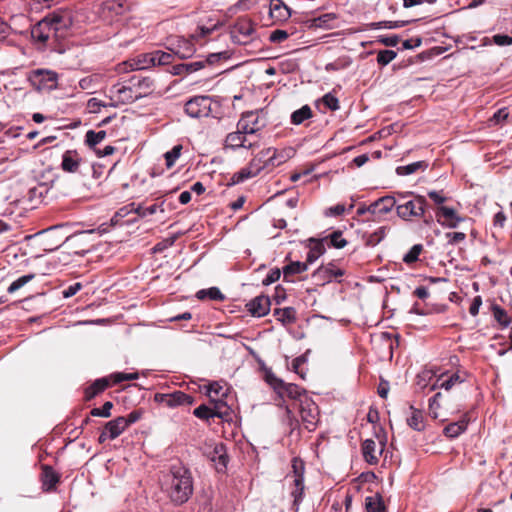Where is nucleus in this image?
Here are the masks:
<instances>
[{
    "instance_id": "f257e3e1",
    "label": "nucleus",
    "mask_w": 512,
    "mask_h": 512,
    "mask_svg": "<svg viewBox=\"0 0 512 512\" xmlns=\"http://www.w3.org/2000/svg\"><path fill=\"white\" fill-rule=\"evenodd\" d=\"M163 489L174 504L186 503L193 494V479L189 469L182 464L172 465Z\"/></svg>"
},
{
    "instance_id": "f03ea898",
    "label": "nucleus",
    "mask_w": 512,
    "mask_h": 512,
    "mask_svg": "<svg viewBox=\"0 0 512 512\" xmlns=\"http://www.w3.org/2000/svg\"><path fill=\"white\" fill-rule=\"evenodd\" d=\"M402 204H396V212L399 218L404 221H412L415 218H421L427 208V200L422 195H417L414 192H399L397 193Z\"/></svg>"
},
{
    "instance_id": "7ed1b4c3",
    "label": "nucleus",
    "mask_w": 512,
    "mask_h": 512,
    "mask_svg": "<svg viewBox=\"0 0 512 512\" xmlns=\"http://www.w3.org/2000/svg\"><path fill=\"white\" fill-rule=\"evenodd\" d=\"M68 23H70V17L67 14L54 13L38 22L32 29V36L44 43L52 33L55 34L61 28L67 27Z\"/></svg>"
},
{
    "instance_id": "20e7f679",
    "label": "nucleus",
    "mask_w": 512,
    "mask_h": 512,
    "mask_svg": "<svg viewBox=\"0 0 512 512\" xmlns=\"http://www.w3.org/2000/svg\"><path fill=\"white\" fill-rule=\"evenodd\" d=\"M184 108L187 115L192 118L219 117V101L213 98H189Z\"/></svg>"
},
{
    "instance_id": "39448f33",
    "label": "nucleus",
    "mask_w": 512,
    "mask_h": 512,
    "mask_svg": "<svg viewBox=\"0 0 512 512\" xmlns=\"http://www.w3.org/2000/svg\"><path fill=\"white\" fill-rule=\"evenodd\" d=\"M29 81L38 93H50L58 85V75L51 70L37 69L30 73Z\"/></svg>"
},
{
    "instance_id": "423d86ee",
    "label": "nucleus",
    "mask_w": 512,
    "mask_h": 512,
    "mask_svg": "<svg viewBox=\"0 0 512 512\" xmlns=\"http://www.w3.org/2000/svg\"><path fill=\"white\" fill-rule=\"evenodd\" d=\"M300 415L305 428L308 431H314L319 422V410L314 401L304 396L300 400Z\"/></svg>"
},
{
    "instance_id": "0eeeda50",
    "label": "nucleus",
    "mask_w": 512,
    "mask_h": 512,
    "mask_svg": "<svg viewBox=\"0 0 512 512\" xmlns=\"http://www.w3.org/2000/svg\"><path fill=\"white\" fill-rule=\"evenodd\" d=\"M156 65V56L152 53L137 55L118 65V72L126 73L135 70H145Z\"/></svg>"
},
{
    "instance_id": "6e6552de",
    "label": "nucleus",
    "mask_w": 512,
    "mask_h": 512,
    "mask_svg": "<svg viewBox=\"0 0 512 512\" xmlns=\"http://www.w3.org/2000/svg\"><path fill=\"white\" fill-rule=\"evenodd\" d=\"M246 125L243 122L237 123V130L229 133L225 139V147L236 150L238 148L250 149L254 146L255 142L251 141L247 136Z\"/></svg>"
},
{
    "instance_id": "1a4fd4ad",
    "label": "nucleus",
    "mask_w": 512,
    "mask_h": 512,
    "mask_svg": "<svg viewBox=\"0 0 512 512\" xmlns=\"http://www.w3.org/2000/svg\"><path fill=\"white\" fill-rule=\"evenodd\" d=\"M254 23L249 18H239L232 27L231 36L234 42L246 44L254 34Z\"/></svg>"
},
{
    "instance_id": "9d476101",
    "label": "nucleus",
    "mask_w": 512,
    "mask_h": 512,
    "mask_svg": "<svg viewBox=\"0 0 512 512\" xmlns=\"http://www.w3.org/2000/svg\"><path fill=\"white\" fill-rule=\"evenodd\" d=\"M155 401L166 407L172 408L179 405H192L194 398L182 391H174L173 393L155 394Z\"/></svg>"
},
{
    "instance_id": "9b49d317",
    "label": "nucleus",
    "mask_w": 512,
    "mask_h": 512,
    "mask_svg": "<svg viewBox=\"0 0 512 512\" xmlns=\"http://www.w3.org/2000/svg\"><path fill=\"white\" fill-rule=\"evenodd\" d=\"M345 274L343 269L336 267V265L332 262L327 265H322L318 269H316L312 277L318 282V284L324 285L325 283H329L332 280H338V278L342 277Z\"/></svg>"
},
{
    "instance_id": "f8f14e48",
    "label": "nucleus",
    "mask_w": 512,
    "mask_h": 512,
    "mask_svg": "<svg viewBox=\"0 0 512 512\" xmlns=\"http://www.w3.org/2000/svg\"><path fill=\"white\" fill-rule=\"evenodd\" d=\"M168 49L180 59H187L193 56L196 49L192 41L183 37H174L169 40Z\"/></svg>"
},
{
    "instance_id": "ddd939ff",
    "label": "nucleus",
    "mask_w": 512,
    "mask_h": 512,
    "mask_svg": "<svg viewBox=\"0 0 512 512\" xmlns=\"http://www.w3.org/2000/svg\"><path fill=\"white\" fill-rule=\"evenodd\" d=\"M84 159L77 150H66L62 155L61 169L66 173H80Z\"/></svg>"
},
{
    "instance_id": "4468645a",
    "label": "nucleus",
    "mask_w": 512,
    "mask_h": 512,
    "mask_svg": "<svg viewBox=\"0 0 512 512\" xmlns=\"http://www.w3.org/2000/svg\"><path fill=\"white\" fill-rule=\"evenodd\" d=\"M264 169L265 165H259L258 159H252L246 167L233 174L231 181L233 184L242 183L247 179L257 176Z\"/></svg>"
},
{
    "instance_id": "2eb2a0df",
    "label": "nucleus",
    "mask_w": 512,
    "mask_h": 512,
    "mask_svg": "<svg viewBox=\"0 0 512 512\" xmlns=\"http://www.w3.org/2000/svg\"><path fill=\"white\" fill-rule=\"evenodd\" d=\"M370 208L372 209V216L374 218L380 219L387 213L391 212L394 208H396V199L391 195L383 196L372 202L370 204Z\"/></svg>"
},
{
    "instance_id": "dca6fc26",
    "label": "nucleus",
    "mask_w": 512,
    "mask_h": 512,
    "mask_svg": "<svg viewBox=\"0 0 512 512\" xmlns=\"http://www.w3.org/2000/svg\"><path fill=\"white\" fill-rule=\"evenodd\" d=\"M271 301L268 296L260 295L247 303V309L254 317H263L270 311Z\"/></svg>"
},
{
    "instance_id": "f3484780",
    "label": "nucleus",
    "mask_w": 512,
    "mask_h": 512,
    "mask_svg": "<svg viewBox=\"0 0 512 512\" xmlns=\"http://www.w3.org/2000/svg\"><path fill=\"white\" fill-rule=\"evenodd\" d=\"M381 447L378 449L376 443L372 439H366L362 444V453L365 461L371 465L377 464L381 455L385 442L380 440Z\"/></svg>"
},
{
    "instance_id": "a211bd4d",
    "label": "nucleus",
    "mask_w": 512,
    "mask_h": 512,
    "mask_svg": "<svg viewBox=\"0 0 512 512\" xmlns=\"http://www.w3.org/2000/svg\"><path fill=\"white\" fill-rule=\"evenodd\" d=\"M438 221L440 222V217H443L445 221L442 225L447 226L448 228H456L463 218L456 214V211L447 206H440L437 212Z\"/></svg>"
},
{
    "instance_id": "6ab92c4d",
    "label": "nucleus",
    "mask_w": 512,
    "mask_h": 512,
    "mask_svg": "<svg viewBox=\"0 0 512 512\" xmlns=\"http://www.w3.org/2000/svg\"><path fill=\"white\" fill-rule=\"evenodd\" d=\"M308 269V263L300 261H291L282 268L283 280L285 282H294V276L301 274Z\"/></svg>"
},
{
    "instance_id": "aec40b11",
    "label": "nucleus",
    "mask_w": 512,
    "mask_h": 512,
    "mask_svg": "<svg viewBox=\"0 0 512 512\" xmlns=\"http://www.w3.org/2000/svg\"><path fill=\"white\" fill-rule=\"evenodd\" d=\"M209 458L215 463V467L218 472H223L226 469L228 457L223 444L215 445L213 451L209 455Z\"/></svg>"
},
{
    "instance_id": "412c9836",
    "label": "nucleus",
    "mask_w": 512,
    "mask_h": 512,
    "mask_svg": "<svg viewBox=\"0 0 512 512\" xmlns=\"http://www.w3.org/2000/svg\"><path fill=\"white\" fill-rule=\"evenodd\" d=\"M269 13L276 21H285L291 16L290 9L281 0H271Z\"/></svg>"
},
{
    "instance_id": "4be33fe9",
    "label": "nucleus",
    "mask_w": 512,
    "mask_h": 512,
    "mask_svg": "<svg viewBox=\"0 0 512 512\" xmlns=\"http://www.w3.org/2000/svg\"><path fill=\"white\" fill-rule=\"evenodd\" d=\"M59 475L51 466L44 465L42 467V485L45 491H52L59 482Z\"/></svg>"
},
{
    "instance_id": "5701e85b",
    "label": "nucleus",
    "mask_w": 512,
    "mask_h": 512,
    "mask_svg": "<svg viewBox=\"0 0 512 512\" xmlns=\"http://www.w3.org/2000/svg\"><path fill=\"white\" fill-rule=\"evenodd\" d=\"M104 429L109 434V440L116 439L127 429L126 422L124 421V416H120L111 421H108L105 424Z\"/></svg>"
},
{
    "instance_id": "b1692460",
    "label": "nucleus",
    "mask_w": 512,
    "mask_h": 512,
    "mask_svg": "<svg viewBox=\"0 0 512 512\" xmlns=\"http://www.w3.org/2000/svg\"><path fill=\"white\" fill-rule=\"evenodd\" d=\"M294 489L291 492L293 497L292 510L293 512H299L300 504L304 498V478L302 475H298L294 479Z\"/></svg>"
},
{
    "instance_id": "393cba45",
    "label": "nucleus",
    "mask_w": 512,
    "mask_h": 512,
    "mask_svg": "<svg viewBox=\"0 0 512 512\" xmlns=\"http://www.w3.org/2000/svg\"><path fill=\"white\" fill-rule=\"evenodd\" d=\"M254 159H258L259 165H265V168L279 166L283 163V160L275 161L277 159V151L272 148L262 150Z\"/></svg>"
},
{
    "instance_id": "a878e982",
    "label": "nucleus",
    "mask_w": 512,
    "mask_h": 512,
    "mask_svg": "<svg viewBox=\"0 0 512 512\" xmlns=\"http://www.w3.org/2000/svg\"><path fill=\"white\" fill-rule=\"evenodd\" d=\"M110 386L109 380L107 378H99L96 379L90 386H88L84 393L85 399L91 400L104 390H106Z\"/></svg>"
},
{
    "instance_id": "bb28decb",
    "label": "nucleus",
    "mask_w": 512,
    "mask_h": 512,
    "mask_svg": "<svg viewBox=\"0 0 512 512\" xmlns=\"http://www.w3.org/2000/svg\"><path fill=\"white\" fill-rule=\"evenodd\" d=\"M266 381L273 388L279 398L284 399L287 397L289 383L284 382L282 379L271 373L266 375Z\"/></svg>"
},
{
    "instance_id": "cd10ccee",
    "label": "nucleus",
    "mask_w": 512,
    "mask_h": 512,
    "mask_svg": "<svg viewBox=\"0 0 512 512\" xmlns=\"http://www.w3.org/2000/svg\"><path fill=\"white\" fill-rule=\"evenodd\" d=\"M325 252V247L322 240L310 239L309 251L306 256L305 263H308V266L314 263L323 253Z\"/></svg>"
},
{
    "instance_id": "c85d7f7f",
    "label": "nucleus",
    "mask_w": 512,
    "mask_h": 512,
    "mask_svg": "<svg viewBox=\"0 0 512 512\" xmlns=\"http://www.w3.org/2000/svg\"><path fill=\"white\" fill-rule=\"evenodd\" d=\"M238 122H243V125H246L248 137L255 135L260 129L258 116L252 111L244 113Z\"/></svg>"
},
{
    "instance_id": "c756f323",
    "label": "nucleus",
    "mask_w": 512,
    "mask_h": 512,
    "mask_svg": "<svg viewBox=\"0 0 512 512\" xmlns=\"http://www.w3.org/2000/svg\"><path fill=\"white\" fill-rule=\"evenodd\" d=\"M314 113L309 105H303L301 108L292 112L290 122L293 125H301L306 120L311 119Z\"/></svg>"
},
{
    "instance_id": "7c9ffc66",
    "label": "nucleus",
    "mask_w": 512,
    "mask_h": 512,
    "mask_svg": "<svg viewBox=\"0 0 512 512\" xmlns=\"http://www.w3.org/2000/svg\"><path fill=\"white\" fill-rule=\"evenodd\" d=\"M213 418L217 417L222 419L223 421L229 422L232 420V410L231 408L222 400H214V406L212 408Z\"/></svg>"
},
{
    "instance_id": "2f4dec72",
    "label": "nucleus",
    "mask_w": 512,
    "mask_h": 512,
    "mask_svg": "<svg viewBox=\"0 0 512 512\" xmlns=\"http://www.w3.org/2000/svg\"><path fill=\"white\" fill-rule=\"evenodd\" d=\"M365 510L366 512H387L383 498L380 494L367 496L365 498Z\"/></svg>"
},
{
    "instance_id": "473e14b6",
    "label": "nucleus",
    "mask_w": 512,
    "mask_h": 512,
    "mask_svg": "<svg viewBox=\"0 0 512 512\" xmlns=\"http://www.w3.org/2000/svg\"><path fill=\"white\" fill-rule=\"evenodd\" d=\"M338 19L336 13H325L312 19V26L323 29L335 28L334 22Z\"/></svg>"
},
{
    "instance_id": "72a5a7b5",
    "label": "nucleus",
    "mask_w": 512,
    "mask_h": 512,
    "mask_svg": "<svg viewBox=\"0 0 512 512\" xmlns=\"http://www.w3.org/2000/svg\"><path fill=\"white\" fill-rule=\"evenodd\" d=\"M142 85H145L146 87H149V85H150L149 80H147L145 78L141 79L140 77L133 76L130 79V85L129 86H122L121 88H119L117 90V93H124L127 90H129L131 93L135 94L134 96H138V97L148 96V92L133 91L132 90L133 87H136V86L141 87Z\"/></svg>"
},
{
    "instance_id": "f704fd0d",
    "label": "nucleus",
    "mask_w": 512,
    "mask_h": 512,
    "mask_svg": "<svg viewBox=\"0 0 512 512\" xmlns=\"http://www.w3.org/2000/svg\"><path fill=\"white\" fill-rule=\"evenodd\" d=\"M467 425L468 421L462 419L458 422H453L447 425L444 428L443 433L448 438H456L467 429Z\"/></svg>"
},
{
    "instance_id": "c9c22d12",
    "label": "nucleus",
    "mask_w": 512,
    "mask_h": 512,
    "mask_svg": "<svg viewBox=\"0 0 512 512\" xmlns=\"http://www.w3.org/2000/svg\"><path fill=\"white\" fill-rule=\"evenodd\" d=\"M274 315L282 324H291L296 321V310L293 307L277 308Z\"/></svg>"
},
{
    "instance_id": "e433bc0d",
    "label": "nucleus",
    "mask_w": 512,
    "mask_h": 512,
    "mask_svg": "<svg viewBox=\"0 0 512 512\" xmlns=\"http://www.w3.org/2000/svg\"><path fill=\"white\" fill-rule=\"evenodd\" d=\"M199 300L210 299L214 301H223L225 295L217 287H210L208 289H201L196 293Z\"/></svg>"
},
{
    "instance_id": "4c0bfd02",
    "label": "nucleus",
    "mask_w": 512,
    "mask_h": 512,
    "mask_svg": "<svg viewBox=\"0 0 512 512\" xmlns=\"http://www.w3.org/2000/svg\"><path fill=\"white\" fill-rule=\"evenodd\" d=\"M428 164L425 161H417L404 166H398L396 173L400 176L411 175L418 170H425Z\"/></svg>"
},
{
    "instance_id": "58836bf2",
    "label": "nucleus",
    "mask_w": 512,
    "mask_h": 512,
    "mask_svg": "<svg viewBox=\"0 0 512 512\" xmlns=\"http://www.w3.org/2000/svg\"><path fill=\"white\" fill-rule=\"evenodd\" d=\"M410 410L412 411V414L407 419L408 425L415 431L423 430L424 424L422 411L415 409L413 406H410Z\"/></svg>"
},
{
    "instance_id": "ea45409f",
    "label": "nucleus",
    "mask_w": 512,
    "mask_h": 512,
    "mask_svg": "<svg viewBox=\"0 0 512 512\" xmlns=\"http://www.w3.org/2000/svg\"><path fill=\"white\" fill-rule=\"evenodd\" d=\"M163 204H164V201L158 205V204H153L149 207H143L142 205L138 204L136 205L134 203V213L137 214L139 217H146V216H149V215H153L155 214L158 210L160 212H164V208H163Z\"/></svg>"
},
{
    "instance_id": "a19ab883",
    "label": "nucleus",
    "mask_w": 512,
    "mask_h": 512,
    "mask_svg": "<svg viewBox=\"0 0 512 512\" xmlns=\"http://www.w3.org/2000/svg\"><path fill=\"white\" fill-rule=\"evenodd\" d=\"M387 229L388 228L386 226H382L375 230L373 233L367 235L365 237V244L371 247L379 244L386 237Z\"/></svg>"
},
{
    "instance_id": "79ce46f5",
    "label": "nucleus",
    "mask_w": 512,
    "mask_h": 512,
    "mask_svg": "<svg viewBox=\"0 0 512 512\" xmlns=\"http://www.w3.org/2000/svg\"><path fill=\"white\" fill-rule=\"evenodd\" d=\"M492 312L495 320L503 327H508L511 323V318L505 309L497 304L492 305Z\"/></svg>"
},
{
    "instance_id": "37998d69",
    "label": "nucleus",
    "mask_w": 512,
    "mask_h": 512,
    "mask_svg": "<svg viewBox=\"0 0 512 512\" xmlns=\"http://www.w3.org/2000/svg\"><path fill=\"white\" fill-rule=\"evenodd\" d=\"M106 137V132L104 130L95 132L93 130H89L85 135V143L90 148H95L97 144L102 142Z\"/></svg>"
},
{
    "instance_id": "c03bdc74",
    "label": "nucleus",
    "mask_w": 512,
    "mask_h": 512,
    "mask_svg": "<svg viewBox=\"0 0 512 512\" xmlns=\"http://www.w3.org/2000/svg\"><path fill=\"white\" fill-rule=\"evenodd\" d=\"M351 64L352 59L349 56H342L328 63L325 68L327 71H339L347 69Z\"/></svg>"
},
{
    "instance_id": "a18cd8bd",
    "label": "nucleus",
    "mask_w": 512,
    "mask_h": 512,
    "mask_svg": "<svg viewBox=\"0 0 512 512\" xmlns=\"http://www.w3.org/2000/svg\"><path fill=\"white\" fill-rule=\"evenodd\" d=\"M131 212H134V203L121 207L111 218V225H122V219L128 216Z\"/></svg>"
},
{
    "instance_id": "49530a36",
    "label": "nucleus",
    "mask_w": 512,
    "mask_h": 512,
    "mask_svg": "<svg viewBox=\"0 0 512 512\" xmlns=\"http://www.w3.org/2000/svg\"><path fill=\"white\" fill-rule=\"evenodd\" d=\"M228 388L219 382H212L207 386V394L211 399L214 397H225L227 395Z\"/></svg>"
},
{
    "instance_id": "de8ad7c7",
    "label": "nucleus",
    "mask_w": 512,
    "mask_h": 512,
    "mask_svg": "<svg viewBox=\"0 0 512 512\" xmlns=\"http://www.w3.org/2000/svg\"><path fill=\"white\" fill-rule=\"evenodd\" d=\"M316 106L319 110L327 108L331 111H336L340 108L339 98H319L316 101Z\"/></svg>"
},
{
    "instance_id": "09e8293b",
    "label": "nucleus",
    "mask_w": 512,
    "mask_h": 512,
    "mask_svg": "<svg viewBox=\"0 0 512 512\" xmlns=\"http://www.w3.org/2000/svg\"><path fill=\"white\" fill-rule=\"evenodd\" d=\"M182 151V145L178 144L175 145L170 151H167L164 154L165 160H166V166L168 168H171L176 160L180 157Z\"/></svg>"
},
{
    "instance_id": "8fccbe9b",
    "label": "nucleus",
    "mask_w": 512,
    "mask_h": 512,
    "mask_svg": "<svg viewBox=\"0 0 512 512\" xmlns=\"http://www.w3.org/2000/svg\"><path fill=\"white\" fill-rule=\"evenodd\" d=\"M423 250V246L421 244H415L412 248L404 255L403 261L406 264H412L416 262L419 258L420 253Z\"/></svg>"
},
{
    "instance_id": "3c124183",
    "label": "nucleus",
    "mask_w": 512,
    "mask_h": 512,
    "mask_svg": "<svg viewBox=\"0 0 512 512\" xmlns=\"http://www.w3.org/2000/svg\"><path fill=\"white\" fill-rule=\"evenodd\" d=\"M397 56V53L393 50H381L377 55V62L381 66L388 65Z\"/></svg>"
},
{
    "instance_id": "603ef678",
    "label": "nucleus",
    "mask_w": 512,
    "mask_h": 512,
    "mask_svg": "<svg viewBox=\"0 0 512 512\" xmlns=\"http://www.w3.org/2000/svg\"><path fill=\"white\" fill-rule=\"evenodd\" d=\"M34 278V274H27L19 277L17 280L13 281L10 286L8 287L7 291L9 293H14L21 287H23L25 284H27L29 281H31Z\"/></svg>"
},
{
    "instance_id": "864d4df0",
    "label": "nucleus",
    "mask_w": 512,
    "mask_h": 512,
    "mask_svg": "<svg viewBox=\"0 0 512 512\" xmlns=\"http://www.w3.org/2000/svg\"><path fill=\"white\" fill-rule=\"evenodd\" d=\"M193 414L201 420L209 421L210 418H213L212 408L205 404L195 408Z\"/></svg>"
},
{
    "instance_id": "5fc2aeb1",
    "label": "nucleus",
    "mask_w": 512,
    "mask_h": 512,
    "mask_svg": "<svg viewBox=\"0 0 512 512\" xmlns=\"http://www.w3.org/2000/svg\"><path fill=\"white\" fill-rule=\"evenodd\" d=\"M113 408V403L107 401L103 404L101 408H93L90 411V414L94 417H104L107 418L111 415V409Z\"/></svg>"
},
{
    "instance_id": "6e6d98bb",
    "label": "nucleus",
    "mask_w": 512,
    "mask_h": 512,
    "mask_svg": "<svg viewBox=\"0 0 512 512\" xmlns=\"http://www.w3.org/2000/svg\"><path fill=\"white\" fill-rule=\"evenodd\" d=\"M114 103L99 101L97 98H90L87 102V109L90 113H98L101 107L115 106Z\"/></svg>"
},
{
    "instance_id": "4d7b16f0",
    "label": "nucleus",
    "mask_w": 512,
    "mask_h": 512,
    "mask_svg": "<svg viewBox=\"0 0 512 512\" xmlns=\"http://www.w3.org/2000/svg\"><path fill=\"white\" fill-rule=\"evenodd\" d=\"M331 245L337 249L344 248L347 245V241L343 238L341 231H334L329 236Z\"/></svg>"
},
{
    "instance_id": "13d9d810",
    "label": "nucleus",
    "mask_w": 512,
    "mask_h": 512,
    "mask_svg": "<svg viewBox=\"0 0 512 512\" xmlns=\"http://www.w3.org/2000/svg\"><path fill=\"white\" fill-rule=\"evenodd\" d=\"M114 384H119L123 381H130L138 379V373H123L118 372L111 375Z\"/></svg>"
},
{
    "instance_id": "bf43d9fd",
    "label": "nucleus",
    "mask_w": 512,
    "mask_h": 512,
    "mask_svg": "<svg viewBox=\"0 0 512 512\" xmlns=\"http://www.w3.org/2000/svg\"><path fill=\"white\" fill-rule=\"evenodd\" d=\"M509 116L507 108H500L493 116L489 119L491 125H497L506 120Z\"/></svg>"
},
{
    "instance_id": "052dcab7",
    "label": "nucleus",
    "mask_w": 512,
    "mask_h": 512,
    "mask_svg": "<svg viewBox=\"0 0 512 512\" xmlns=\"http://www.w3.org/2000/svg\"><path fill=\"white\" fill-rule=\"evenodd\" d=\"M303 394H304V390L301 389L298 385L289 383L288 391H287V398L300 401V400H303L302 399Z\"/></svg>"
},
{
    "instance_id": "680f3d73",
    "label": "nucleus",
    "mask_w": 512,
    "mask_h": 512,
    "mask_svg": "<svg viewBox=\"0 0 512 512\" xmlns=\"http://www.w3.org/2000/svg\"><path fill=\"white\" fill-rule=\"evenodd\" d=\"M281 273L282 270H280L279 268L271 269L266 275V277L262 280V284L264 286H269L272 283L278 281L281 276Z\"/></svg>"
},
{
    "instance_id": "e2e57ef3",
    "label": "nucleus",
    "mask_w": 512,
    "mask_h": 512,
    "mask_svg": "<svg viewBox=\"0 0 512 512\" xmlns=\"http://www.w3.org/2000/svg\"><path fill=\"white\" fill-rule=\"evenodd\" d=\"M153 54L156 56V65H168L173 60V56L171 53L155 51L153 52Z\"/></svg>"
},
{
    "instance_id": "0e129e2a",
    "label": "nucleus",
    "mask_w": 512,
    "mask_h": 512,
    "mask_svg": "<svg viewBox=\"0 0 512 512\" xmlns=\"http://www.w3.org/2000/svg\"><path fill=\"white\" fill-rule=\"evenodd\" d=\"M448 244L455 245L466 239V234L463 232H448L446 233Z\"/></svg>"
},
{
    "instance_id": "69168bd1",
    "label": "nucleus",
    "mask_w": 512,
    "mask_h": 512,
    "mask_svg": "<svg viewBox=\"0 0 512 512\" xmlns=\"http://www.w3.org/2000/svg\"><path fill=\"white\" fill-rule=\"evenodd\" d=\"M82 289V284L80 282H76L70 286H68L66 289L62 291V296L64 298H70L74 296L77 292H79Z\"/></svg>"
},
{
    "instance_id": "338daca9",
    "label": "nucleus",
    "mask_w": 512,
    "mask_h": 512,
    "mask_svg": "<svg viewBox=\"0 0 512 512\" xmlns=\"http://www.w3.org/2000/svg\"><path fill=\"white\" fill-rule=\"evenodd\" d=\"M288 38V33L285 30H275L270 34L269 40L273 43H279Z\"/></svg>"
},
{
    "instance_id": "774afa93",
    "label": "nucleus",
    "mask_w": 512,
    "mask_h": 512,
    "mask_svg": "<svg viewBox=\"0 0 512 512\" xmlns=\"http://www.w3.org/2000/svg\"><path fill=\"white\" fill-rule=\"evenodd\" d=\"M494 43L499 46L511 45L512 37L503 34H497L493 37Z\"/></svg>"
}]
</instances>
